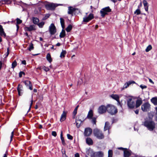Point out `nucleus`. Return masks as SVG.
I'll return each instance as SVG.
<instances>
[{"mask_svg":"<svg viewBox=\"0 0 157 157\" xmlns=\"http://www.w3.org/2000/svg\"><path fill=\"white\" fill-rule=\"evenodd\" d=\"M144 125L150 131H152L155 128V123L150 119H147L144 123Z\"/></svg>","mask_w":157,"mask_h":157,"instance_id":"nucleus-1","label":"nucleus"},{"mask_svg":"<svg viewBox=\"0 0 157 157\" xmlns=\"http://www.w3.org/2000/svg\"><path fill=\"white\" fill-rule=\"evenodd\" d=\"M107 111L111 115H113L117 113V110L114 106L109 104L107 105Z\"/></svg>","mask_w":157,"mask_h":157,"instance_id":"nucleus-2","label":"nucleus"},{"mask_svg":"<svg viewBox=\"0 0 157 157\" xmlns=\"http://www.w3.org/2000/svg\"><path fill=\"white\" fill-rule=\"evenodd\" d=\"M94 134L95 136L99 139H102L104 138V136L102 132L100 130L95 128L94 130Z\"/></svg>","mask_w":157,"mask_h":157,"instance_id":"nucleus-3","label":"nucleus"},{"mask_svg":"<svg viewBox=\"0 0 157 157\" xmlns=\"http://www.w3.org/2000/svg\"><path fill=\"white\" fill-rule=\"evenodd\" d=\"M111 11V10L109 6L104 8L101 9L100 11L101 16L104 17L106 15L108 14V13Z\"/></svg>","mask_w":157,"mask_h":157,"instance_id":"nucleus-4","label":"nucleus"},{"mask_svg":"<svg viewBox=\"0 0 157 157\" xmlns=\"http://www.w3.org/2000/svg\"><path fill=\"white\" fill-rule=\"evenodd\" d=\"M127 105L129 108H133L135 106V103L134 100L132 98H128L127 100Z\"/></svg>","mask_w":157,"mask_h":157,"instance_id":"nucleus-5","label":"nucleus"},{"mask_svg":"<svg viewBox=\"0 0 157 157\" xmlns=\"http://www.w3.org/2000/svg\"><path fill=\"white\" fill-rule=\"evenodd\" d=\"M150 108V105L148 102H146L143 104L141 106V109L144 112L149 111Z\"/></svg>","mask_w":157,"mask_h":157,"instance_id":"nucleus-6","label":"nucleus"},{"mask_svg":"<svg viewBox=\"0 0 157 157\" xmlns=\"http://www.w3.org/2000/svg\"><path fill=\"white\" fill-rule=\"evenodd\" d=\"M94 18V15L92 13H90L88 16H85L83 18L82 23L83 22L87 23Z\"/></svg>","mask_w":157,"mask_h":157,"instance_id":"nucleus-7","label":"nucleus"},{"mask_svg":"<svg viewBox=\"0 0 157 157\" xmlns=\"http://www.w3.org/2000/svg\"><path fill=\"white\" fill-rule=\"evenodd\" d=\"M94 18V15L92 13H90L88 16H85L83 18L82 23L83 22L87 23Z\"/></svg>","mask_w":157,"mask_h":157,"instance_id":"nucleus-8","label":"nucleus"},{"mask_svg":"<svg viewBox=\"0 0 157 157\" xmlns=\"http://www.w3.org/2000/svg\"><path fill=\"white\" fill-rule=\"evenodd\" d=\"M107 111V105L105 106L104 105L100 106L98 109V112L100 114H102Z\"/></svg>","mask_w":157,"mask_h":157,"instance_id":"nucleus-9","label":"nucleus"},{"mask_svg":"<svg viewBox=\"0 0 157 157\" xmlns=\"http://www.w3.org/2000/svg\"><path fill=\"white\" fill-rule=\"evenodd\" d=\"M49 32L51 35H54L56 32V29L54 24H51L49 27Z\"/></svg>","mask_w":157,"mask_h":157,"instance_id":"nucleus-10","label":"nucleus"},{"mask_svg":"<svg viewBox=\"0 0 157 157\" xmlns=\"http://www.w3.org/2000/svg\"><path fill=\"white\" fill-rule=\"evenodd\" d=\"M57 6L53 3H50L45 5V7L48 10H53Z\"/></svg>","mask_w":157,"mask_h":157,"instance_id":"nucleus-11","label":"nucleus"},{"mask_svg":"<svg viewBox=\"0 0 157 157\" xmlns=\"http://www.w3.org/2000/svg\"><path fill=\"white\" fill-rule=\"evenodd\" d=\"M92 129L89 128H86L84 132V135L85 136H90L92 133Z\"/></svg>","mask_w":157,"mask_h":157,"instance_id":"nucleus-12","label":"nucleus"},{"mask_svg":"<svg viewBox=\"0 0 157 157\" xmlns=\"http://www.w3.org/2000/svg\"><path fill=\"white\" fill-rule=\"evenodd\" d=\"M103 153L101 151L95 152L91 156L92 157H103Z\"/></svg>","mask_w":157,"mask_h":157,"instance_id":"nucleus-13","label":"nucleus"},{"mask_svg":"<svg viewBox=\"0 0 157 157\" xmlns=\"http://www.w3.org/2000/svg\"><path fill=\"white\" fill-rule=\"evenodd\" d=\"M17 90L18 95L20 96L22 95L23 92V87L21 85L19 84L17 87Z\"/></svg>","mask_w":157,"mask_h":157,"instance_id":"nucleus-14","label":"nucleus"},{"mask_svg":"<svg viewBox=\"0 0 157 157\" xmlns=\"http://www.w3.org/2000/svg\"><path fill=\"white\" fill-rule=\"evenodd\" d=\"M135 83V82L133 81H128L124 84V85L123 88H122V90H123L125 88H127L129 86V85L131 84Z\"/></svg>","mask_w":157,"mask_h":157,"instance_id":"nucleus-15","label":"nucleus"},{"mask_svg":"<svg viewBox=\"0 0 157 157\" xmlns=\"http://www.w3.org/2000/svg\"><path fill=\"white\" fill-rule=\"evenodd\" d=\"M24 83L25 85L29 87V89L30 90H32L33 89L32 85L31 83V82L29 81L26 80L24 82Z\"/></svg>","mask_w":157,"mask_h":157,"instance_id":"nucleus-16","label":"nucleus"},{"mask_svg":"<svg viewBox=\"0 0 157 157\" xmlns=\"http://www.w3.org/2000/svg\"><path fill=\"white\" fill-rule=\"evenodd\" d=\"M124 157H128L131 155V151L126 149L124 151Z\"/></svg>","mask_w":157,"mask_h":157,"instance_id":"nucleus-17","label":"nucleus"},{"mask_svg":"<svg viewBox=\"0 0 157 157\" xmlns=\"http://www.w3.org/2000/svg\"><path fill=\"white\" fill-rule=\"evenodd\" d=\"M25 31H31L35 29V26L33 25H30L29 27H25Z\"/></svg>","mask_w":157,"mask_h":157,"instance_id":"nucleus-18","label":"nucleus"},{"mask_svg":"<svg viewBox=\"0 0 157 157\" xmlns=\"http://www.w3.org/2000/svg\"><path fill=\"white\" fill-rule=\"evenodd\" d=\"M75 11V8H73L71 6H69L68 7V11L67 13L69 14L73 15L74 12Z\"/></svg>","mask_w":157,"mask_h":157,"instance_id":"nucleus-19","label":"nucleus"},{"mask_svg":"<svg viewBox=\"0 0 157 157\" xmlns=\"http://www.w3.org/2000/svg\"><path fill=\"white\" fill-rule=\"evenodd\" d=\"M82 122V121L80 119H76L75 123L77 128H79L80 127Z\"/></svg>","mask_w":157,"mask_h":157,"instance_id":"nucleus-20","label":"nucleus"},{"mask_svg":"<svg viewBox=\"0 0 157 157\" xmlns=\"http://www.w3.org/2000/svg\"><path fill=\"white\" fill-rule=\"evenodd\" d=\"M142 101L141 98L137 100L136 101V107L137 108L139 107L142 104Z\"/></svg>","mask_w":157,"mask_h":157,"instance_id":"nucleus-21","label":"nucleus"},{"mask_svg":"<svg viewBox=\"0 0 157 157\" xmlns=\"http://www.w3.org/2000/svg\"><path fill=\"white\" fill-rule=\"evenodd\" d=\"M110 128V126L109 123L108 122H106L105 124V125L104 128V131H106L107 130H109V129ZM109 131L108 130V132H109Z\"/></svg>","mask_w":157,"mask_h":157,"instance_id":"nucleus-22","label":"nucleus"},{"mask_svg":"<svg viewBox=\"0 0 157 157\" xmlns=\"http://www.w3.org/2000/svg\"><path fill=\"white\" fill-rule=\"evenodd\" d=\"M93 116V112L92 110H90L89 111L86 118L91 119H92Z\"/></svg>","mask_w":157,"mask_h":157,"instance_id":"nucleus-23","label":"nucleus"},{"mask_svg":"<svg viewBox=\"0 0 157 157\" xmlns=\"http://www.w3.org/2000/svg\"><path fill=\"white\" fill-rule=\"evenodd\" d=\"M66 115L64 111H63V113L61 115L60 119V121L61 122L64 121L66 118Z\"/></svg>","mask_w":157,"mask_h":157,"instance_id":"nucleus-24","label":"nucleus"},{"mask_svg":"<svg viewBox=\"0 0 157 157\" xmlns=\"http://www.w3.org/2000/svg\"><path fill=\"white\" fill-rule=\"evenodd\" d=\"M86 143L89 145H91L93 144V141L90 138H87L86 140Z\"/></svg>","mask_w":157,"mask_h":157,"instance_id":"nucleus-25","label":"nucleus"},{"mask_svg":"<svg viewBox=\"0 0 157 157\" xmlns=\"http://www.w3.org/2000/svg\"><path fill=\"white\" fill-rule=\"evenodd\" d=\"M151 101L155 105H157V97H154L152 98Z\"/></svg>","mask_w":157,"mask_h":157,"instance_id":"nucleus-26","label":"nucleus"},{"mask_svg":"<svg viewBox=\"0 0 157 157\" xmlns=\"http://www.w3.org/2000/svg\"><path fill=\"white\" fill-rule=\"evenodd\" d=\"M111 97L113 99L116 100L117 101L119 100V97L117 94H113L111 95Z\"/></svg>","mask_w":157,"mask_h":157,"instance_id":"nucleus-27","label":"nucleus"},{"mask_svg":"<svg viewBox=\"0 0 157 157\" xmlns=\"http://www.w3.org/2000/svg\"><path fill=\"white\" fill-rule=\"evenodd\" d=\"M60 20L61 27L62 29H64L65 28L64 20L62 18H60Z\"/></svg>","mask_w":157,"mask_h":157,"instance_id":"nucleus-28","label":"nucleus"},{"mask_svg":"<svg viewBox=\"0 0 157 157\" xmlns=\"http://www.w3.org/2000/svg\"><path fill=\"white\" fill-rule=\"evenodd\" d=\"M66 35L64 29H62L61 32L60 33L59 37L60 38H63Z\"/></svg>","mask_w":157,"mask_h":157,"instance_id":"nucleus-29","label":"nucleus"},{"mask_svg":"<svg viewBox=\"0 0 157 157\" xmlns=\"http://www.w3.org/2000/svg\"><path fill=\"white\" fill-rule=\"evenodd\" d=\"M0 34L1 36L4 35L6 36V34L4 31L2 26L0 25Z\"/></svg>","mask_w":157,"mask_h":157,"instance_id":"nucleus-30","label":"nucleus"},{"mask_svg":"<svg viewBox=\"0 0 157 157\" xmlns=\"http://www.w3.org/2000/svg\"><path fill=\"white\" fill-rule=\"evenodd\" d=\"M33 23L35 24H37L39 21L38 18L36 17H33Z\"/></svg>","mask_w":157,"mask_h":157,"instance_id":"nucleus-31","label":"nucleus"},{"mask_svg":"<svg viewBox=\"0 0 157 157\" xmlns=\"http://www.w3.org/2000/svg\"><path fill=\"white\" fill-rule=\"evenodd\" d=\"M46 58L47 60L49 63H51L52 61V59L51 58V56L49 53H48L46 56Z\"/></svg>","mask_w":157,"mask_h":157,"instance_id":"nucleus-32","label":"nucleus"},{"mask_svg":"<svg viewBox=\"0 0 157 157\" xmlns=\"http://www.w3.org/2000/svg\"><path fill=\"white\" fill-rule=\"evenodd\" d=\"M67 52L65 50H63L62 52L61 53L60 57L61 58H63L65 57V55L66 54Z\"/></svg>","mask_w":157,"mask_h":157,"instance_id":"nucleus-33","label":"nucleus"},{"mask_svg":"<svg viewBox=\"0 0 157 157\" xmlns=\"http://www.w3.org/2000/svg\"><path fill=\"white\" fill-rule=\"evenodd\" d=\"M72 26L71 25H69L66 28V31L68 32H69L72 29Z\"/></svg>","mask_w":157,"mask_h":157,"instance_id":"nucleus-34","label":"nucleus"},{"mask_svg":"<svg viewBox=\"0 0 157 157\" xmlns=\"http://www.w3.org/2000/svg\"><path fill=\"white\" fill-rule=\"evenodd\" d=\"M60 138L62 141V144L63 145H65V143L64 140V138L63 137V134L62 132H61L60 134Z\"/></svg>","mask_w":157,"mask_h":157,"instance_id":"nucleus-35","label":"nucleus"},{"mask_svg":"<svg viewBox=\"0 0 157 157\" xmlns=\"http://www.w3.org/2000/svg\"><path fill=\"white\" fill-rule=\"evenodd\" d=\"M17 65V63L15 60H14L12 63L11 67L14 69Z\"/></svg>","mask_w":157,"mask_h":157,"instance_id":"nucleus-36","label":"nucleus"},{"mask_svg":"<svg viewBox=\"0 0 157 157\" xmlns=\"http://www.w3.org/2000/svg\"><path fill=\"white\" fill-rule=\"evenodd\" d=\"M113 151L111 150H109L108 152V157H112L113 156Z\"/></svg>","mask_w":157,"mask_h":157,"instance_id":"nucleus-37","label":"nucleus"},{"mask_svg":"<svg viewBox=\"0 0 157 157\" xmlns=\"http://www.w3.org/2000/svg\"><path fill=\"white\" fill-rule=\"evenodd\" d=\"M152 48V46L151 45H149L145 49L146 52H147L150 51Z\"/></svg>","mask_w":157,"mask_h":157,"instance_id":"nucleus-38","label":"nucleus"},{"mask_svg":"<svg viewBox=\"0 0 157 157\" xmlns=\"http://www.w3.org/2000/svg\"><path fill=\"white\" fill-rule=\"evenodd\" d=\"M34 48L33 45L32 43H31L29 46V48H28V49L29 51H31L33 50Z\"/></svg>","mask_w":157,"mask_h":157,"instance_id":"nucleus-39","label":"nucleus"},{"mask_svg":"<svg viewBox=\"0 0 157 157\" xmlns=\"http://www.w3.org/2000/svg\"><path fill=\"white\" fill-rule=\"evenodd\" d=\"M38 25L40 28H42L43 27L44 24V22L43 21L40 22L37 24Z\"/></svg>","mask_w":157,"mask_h":157,"instance_id":"nucleus-40","label":"nucleus"},{"mask_svg":"<svg viewBox=\"0 0 157 157\" xmlns=\"http://www.w3.org/2000/svg\"><path fill=\"white\" fill-rule=\"evenodd\" d=\"M141 13L140 10V9L138 8L135 12L134 13L137 15H139Z\"/></svg>","mask_w":157,"mask_h":157,"instance_id":"nucleus-41","label":"nucleus"},{"mask_svg":"<svg viewBox=\"0 0 157 157\" xmlns=\"http://www.w3.org/2000/svg\"><path fill=\"white\" fill-rule=\"evenodd\" d=\"M16 20L17 21V24H16L18 25V24H20L22 22V20H21L19 18H18L16 19Z\"/></svg>","mask_w":157,"mask_h":157,"instance_id":"nucleus-42","label":"nucleus"},{"mask_svg":"<svg viewBox=\"0 0 157 157\" xmlns=\"http://www.w3.org/2000/svg\"><path fill=\"white\" fill-rule=\"evenodd\" d=\"M78 106H77L74 110V111L73 112V114L74 115H75L77 113V110L78 108Z\"/></svg>","mask_w":157,"mask_h":157,"instance_id":"nucleus-43","label":"nucleus"},{"mask_svg":"<svg viewBox=\"0 0 157 157\" xmlns=\"http://www.w3.org/2000/svg\"><path fill=\"white\" fill-rule=\"evenodd\" d=\"M3 1L4 2V3L6 4H10L11 2L10 0H4Z\"/></svg>","mask_w":157,"mask_h":157,"instance_id":"nucleus-44","label":"nucleus"},{"mask_svg":"<svg viewBox=\"0 0 157 157\" xmlns=\"http://www.w3.org/2000/svg\"><path fill=\"white\" fill-rule=\"evenodd\" d=\"M143 2L144 7H146V6H148V3L146 0H143Z\"/></svg>","mask_w":157,"mask_h":157,"instance_id":"nucleus-45","label":"nucleus"},{"mask_svg":"<svg viewBox=\"0 0 157 157\" xmlns=\"http://www.w3.org/2000/svg\"><path fill=\"white\" fill-rule=\"evenodd\" d=\"M31 103L30 104V106H29V109L27 112V113L29 112V111L30 110V109H31V106H32V105L33 104V96H32V100H31Z\"/></svg>","mask_w":157,"mask_h":157,"instance_id":"nucleus-46","label":"nucleus"},{"mask_svg":"<svg viewBox=\"0 0 157 157\" xmlns=\"http://www.w3.org/2000/svg\"><path fill=\"white\" fill-rule=\"evenodd\" d=\"M92 122L93 124H96V118L94 117L92 118Z\"/></svg>","mask_w":157,"mask_h":157,"instance_id":"nucleus-47","label":"nucleus"},{"mask_svg":"<svg viewBox=\"0 0 157 157\" xmlns=\"http://www.w3.org/2000/svg\"><path fill=\"white\" fill-rule=\"evenodd\" d=\"M67 136L68 139L69 140H72L73 139V137L69 134H67Z\"/></svg>","mask_w":157,"mask_h":157,"instance_id":"nucleus-48","label":"nucleus"},{"mask_svg":"<svg viewBox=\"0 0 157 157\" xmlns=\"http://www.w3.org/2000/svg\"><path fill=\"white\" fill-rule=\"evenodd\" d=\"M22 75H25V73L23 71H20L19 73V77L21 78L22 76Z\"/></svg>","mask_w":157,"mask_h":157,"instance_id":"nucleus-49","label":"nucleus"},{"mask_svg":"<svg viewBox=\"0 0 157 157\" xmlns=\"http://www.w3.org/2000/svg\"><path fill=\"white\" fill-rule=\"evenodd\" d=\"M49 16V15L47 14L44 17H43L42 18V20H45L47 19Z\"/></svg>","mask_w":157,"mask_h":157,"instance_id":"nucleus-50","label":"nucleus"},{"mask_svg":"<svg viewBox=\"0 0 157 157\" xmlns=\"http://www.w3.org/2000/svg\"><path fill=\"white\" fill-rule=\"evenodd\" d=\"M14 134V131L12 132L10 136V141H11L13 139V137Z\"/></svg>","mask_w":157,"mask_h":157,"instance_id":"nucleus-51","label":"nucleus"},{"mask_svg":"<svg viewBox=\"0 0 157 157\" xmlns=\"http://www.w3.org/2000/svg\"><path fill=\"white\" fill-rule=\"evenodd\" d=\"M44 70L46 72H47L49 70V69L48 67H46L45 66H44Z\"/></svg>","mask_w":157,"mask_h":157,"instance_id":"nucleus-52","label":"nucleus"},{"mask_svg":"<svg viewBox=\"0 0 157 157\" xmlns=\"http://www.w3.org/2000/svg\"><path fill=\"white\" fill-rule=\"evenodd\" d=\"M140 87L142 89H143L147 88V86L145 85H141L140 86Z\"/></svg>","mask_w":157,"mask_h":157,"instance_id":"nucleus-53","label":"nucleus"},{"mask_svg":"<svg viewBox=\"0 0 157 157\" xmlns=\"http://www.w3.org/2000/svg\"><path fill=\"white\" fill-rule=\"evenodd\" d=\"M52 135L54 136H56L57 135L56 132L55 131H52Z\"/></svg>","mask_w":157,"mask_h":157,"instance_id":"nucleus-54","label":"nucleus"},{"mask_svg":"<svg viewBox=\"0 0 157 157\" xmlns=\"http://www.w3.org/2000/svg\"><path fill=\"white\" fill-rule=\"evenodd\" d=\"M117 105H119L120 106V107H121L122 106V105L121 104V103H120L119 100H118V101H117Z\"/></svg>","mask_w":157,"mask_h":157,"instance_id":"nucleus-55","label":"nucleus"},{"mask_svg":"<svg viewBox=\"0 0 157 157\" xmlns=\"http://www.w3.org/2000/svg\"><path fill=\"white\" fill-rule=\"evenodd\" d=\"M9 54V48H7V52H6V56L7 57V56H8Z\"/></svg>","mask_w":157,"mask_h":157,"instance_id":"nucleus-56","label":"nucleus"},{"mask_svg":"<svg viewBox=\"0 0 157 157\" xmlns=\"http://www.w3.org/2000/svg\"><path fill=\"white\" fill-rule=\"evenodd\" d=\"M21 63L24 65H25L26 64V61L25 60L22 61L21 62Z\"/></svg>","mask_w":157,"mask_h":157,"instance_id":"nucleus-57","label":"nucleus"},{"mask_svg":"<svg viewBox=\"0 0 157 157\" xmlns=\"http://www.w3.org/2000/svg\"><path fill=\"white\" fill-rule=\"evenodd\" d=\"M142 5V4L141 2H140V5H138V8H139V9H140V7H141Z\"/></svg>","mask_w":157,"mask_h":157,"instance_id":"nucleus-58","label":"nucleus"},{"mask_svg":"<svg viewBox=\"0 0 157 157\" xmlns=\"http://www.w3.org/2000/svg\"><path fill=\"white\" fill-rule=\"evenodd\" d=\"M75 157H79V155L78 153H76L75 154Z\"/></svg>","mask_w":157,"mask_h":157,"instance_id":"nucleus-59","label":"nucleus"},{"mask_svg":"<svg viewBox=\"0 0 157 157\" xmlns=\"http://www.w3.org/2000/svg\"><path fill=\"white\" fill-rule=\"evenodd\" d=\"M118 149H119V150H124H124H125V148L122 147H118Z\"/></svg>","mask_w":157,"mask_h":157,"instance_id":"nucleus-60","label":"nucleus"},{"mask_svg":"<svg viewBox=\"0 0 157 157\" xmlns=\"http://www.w3.org/2000/svg\"><path fill=\"white\" fill-rule=\"evenodd\" d=\"M144 9L146 11H148V6L145 7Z\"/></svg>","mask_w":157,"mask_h":157,"instance_id":"nucleus-61","label":"nucleus"},{"mask_svg":"<svg viewBox=\"0 0 157 157\" xmlns=\"http://www.w3.org/2000/svg\"><path fill=\"white\" fill-rule=\"evenodd\" d=\"M2 63L1 61H0V70L2 67Z\"/></svg>","mask_w":157,"mask_h":157,"instance_id":"nucleus-62","label":"nucleus"},{"mask_svg":"<svg viewBox=\"0 0 157 157\" xmlns=\"http://www.w3.org/2000/svg\"><path fill=\"white\" fill-rule=\"evenodd\" d=\"M16 25L17 27V31L19 29V26L17 24H16Z\"/></svg>","mask_w":157,"mask_h":157,"instance_id":"nucleus-63","label":"nucleus"},{"mask_svg":"<svg viewBox=\"0 0 157 157\" xmlns=\"http://www.w3.org/2000/svg\"><path fill=\"white\" fill-rule=\"evenodd\" d=\"M56 45L57 46H59L61 45V44L59 43H58Z\"/></svg>","mask_w":157,"mask_h":157,"instance_id":"nucleus-64","label":"nucleus"}]
</instances>
